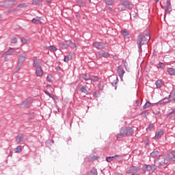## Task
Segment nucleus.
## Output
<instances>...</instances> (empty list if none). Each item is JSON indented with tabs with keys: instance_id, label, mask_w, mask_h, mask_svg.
Wrapping results in <instances>:
<instances>
[{
	"instance_id": "obj_32",
	"label": "nucleus",
	"mask_w": 175,
	"mask_h": 175,
	"mask_svg": "<svg viewBox=\"0 0 175 175\" xmlns=\"http://www.w3.org/2000/svg\"><path fill=\"white\" fill-rule=\"evenodd\" d=\"M72 55H66L64 57V62H69V61H70V59H72Z\"/></svg>"
},
{
	"instance_id": "obj_11",
	"label": "nucleus",
	"mask_w": 175,
	"mask_h": 175,
	"mask_svg": "<svg viewBox=\"0 0 175 175\" xmlns=\"http://www.w3.org/2000/svg\"><path fill=\"white\" fill-rule=\"evenodd\" d=\"M93 46L97 49V50H102L105 47V44L102 42H95L93 43Z\"/></svg>"
},
{
	"instance_id": "obj_22",
	"label": "nucleus",
	"mask_w": 175,
	"mask_h": 175,
	"mask_svg": "<svg viewBox=\"0 0 175 175\" xmlns=\"http://www.w3.org/2000/svg\"><path fill=\"white\" fill-rule=\"evenodd\" d=\"M163 136V130H160L155 133L154 139H161Z\"/></svg>"
},
{
	"instance_id": "obj_17",
	"label": "nucleus",
	"mask_w": 175,
	"mask_h": 175,
	"mask_svg": "<svg viewBox=\"0 0 175 175\" xmlns=\"http://www.w3.org/2000/svg\"><path fill=\"white\" fill-rule=\"evenodd\" d=\"M42 21H43V18L39 16L32 19V23H33V24H37L38 25L42 24Z\"/></svg>"
},
{
	"instance_id": "obj_1",
	"label": "nucleus",
	"mask_w": 175,
	"mask_h": 175,
	"mask_svg": "<svg viewBox=\"0 0 175 175\" xmlns=\"http://www.w3.org/2000/svg\"><path fill=\"white\" fill-rule=\"evenodd\" d=\"M150 39L151 37L150 36V32L148 31H146L142 34L138 36L137 43L139 53H142V46H143V44H147Z\"/></svg>"
},
{
	"instance_id": "obj_60",
	"label": "nucleus",
	"mask_w": 175,
	"mask_h": 175,
	"mask_svg": "<svg viewBox=\"0 0 175 175\" xmlns=\"http://www.w3.org/2000/svg\"><path fill=\"white\" fill-rule=\"evenodd\" d=\"M95 95H96V92H94L93 93V96H95Z\"/></svg>"
},
{
	"instance_id": "obj_4",
	"label": "nucleus",
	"mask_w": 175,
	"mask_h": 175,
	"mask_svg": "<svg viewBox=\"0 0 175 175\" xmlns=\"http://www.w3.org/2000/svg\"><path fill=\"white\" fill-rule=\"evenodd\" d=\"M167 163H169V161L163 155L159 156L158 158L154 161V165L158 166V167L165 166V165H167Z\"/></svg>"
},
{
	"instance_id": "obj_62",
	"label": "nucleus",
	"mask_w": 175,
	"mask_h": 175,
	"mask_svg": "<svg viewBox=\"0 0 175 175\" xmlns=\"http://www.w3.org/2000/svg\"><path fill=\"white\" fill-rule=\"evenodd\" d=\"M30 120H33V116L30 117Z\"/></svg>"
},
{
	"instance_id": "obj_59",
	"label": "nucleus",
	"mask_w": 175,
	"mask_h": 175,
	"mask_svg": "<svg viewBox=\"0 0 175 175\" xmlns=\"http://www.w3.org/2000/svg\"><path fill=\"white\" fill-rule=\"evenodd\" d=\"M51 87V85H46V88H50Z\"/></svg>"
},
{
	"instance_id": "obj_9",
	"label": "nucleus",
	"mask_w": 175,
	"mask_h": 175,
	"mask_svg": "<svg viewBox=\"0 0 175 175\" xmlns=\"http://www.w3.org/2000/svg\"><path fill=\"white\" fill-rule=\"evenodd\" d=\"M14 51H16V49L10 47L5 53L2 55V58H5V59H6V58H8V55H12Z\"/></svg>"
},
{
	"instance_id": "obj_51",
	"label": "nucleus",
	"mask_w": 175,
	"mask_h": 175,
	"mask_svg": "<svg viewBox=\"0 0 175 175\" xmlns=\"http://www.w3.org/2000/svg\"><path fill=\"white\" fill-rule=\"evenodd\" d=\"M118 81V79H117L114 83H112V85L114 86L117 85Z\"/></svg>"
},
{
	"instance_id": "obj_6",
	"label": "nucleus",
	"mask_w": 175,
	"mask_h": 175,
	"mask_svg": "<svg viewBox=\"0 0 175 175\" xmlns=\"http://www.w3.org/2000/svg\"><path fill=\"white\" fill-rule=\"evenodd\" d=\"M155 166H156L155 164L152 165L145 164L142 167V170L143 172H151L152 173H154V172H155L157 169Z\"/></svg>"
},
{
	"instance_id": "obj_8",
	"label": "nucleus",
	"mask_w": 175,
	"mask_h": 175,
	"mask_svg": "<svg viewBox=\"0 0 175 175\" xmlns=\"http://www.w3.org/2000/svg\"><path fill=\"white\" fill-rule=\"evenodd\" d=\"M140 170V167L137 166H131L129 169V170L126 172L127 174H131L134 173H137Z\"/></svg>"
},
{
	"instance_id": "obj_38",
	"label": "nucleus",
	"mask_w": 175,
	"mask_h": 175,
	"mask_svg": "<svg viewBox=\"0 0 175 175\" xmlns=\"http://www.w3.org/2000/svg\"><path fill=\"white\" fill-rule=\"evenodd\" d=\"M23 151V147L21 146H18L15 149V152H21Z\"/></svg>"
},
{
	"instance_id": "obj_30",
	"label": "nucleus",
	"mask_w": 175,
	"mask_h": 175,
	"mask_svg": "<svg viewBox=\"0 0 175 175\" xmlns=\"http://www.w3.org/2000/svg\"><path fill=\"white\" fill-rule=\"evenodd\" d=\"M168 102H172L170 100V96L169 95V98H164L163 100H160V103H167Z\"/></svg>"
},
{
	"instance_id": "obj_48",
	"label": "nucleus",
	"mask_w": 175,
	"mask_h": 175,
	"mask_svg": "<svg viewBox=\"0 0 175 175\" xmlns=\"http://www.w3.org/2000/svg\"><path fill=\"white\" fill-rule=\"evenodd\" d=\"M96 58H101L102 55L99 52L96 53Z\"/></svg>"
},
{
	"instance_id": "obj_47",
	"label": "nucleus",
	"mask_w": 175,
	"mask_h": 175,
	"mask_svg": "<svg viewBox=\"0 0 175 175\" xmlns=\"http://www.w3.org/2000/svg\"><path fill=\"white\" fill-rule=\"evenodd\" d=\"M11 42L14 44L17 43V38L13 37L12 38H11Z\"/></svg>"
},
{
	"instance_id": "obj_41",
	"label": "nucleus",
	"mask_w": 175,
	"mask_h": 175,
	"mask_svg": "<svg viewBox=\"0 0 175 175\" xmlns=\"http://www.w3.org/2000/svg\"><path fill=\"white\" fill-rule=\"evenodd\" d=\"M82 79H84V80H85V81H88V80H90L91 77L87 76V75H85V74H83V75H82Z\"/></svg>"
},
{
	"instance_id": "obj_36",
	"label": "nucleus",
	"mask_w": 175,
	"mask_h": 175,
	"mask_svg": "<svg viewBox=\"0 0 175 175\" xmlns=\"http://www.w3.org/2000/svg\"><path fill=\"white\" fill-rule=\"evenodd\" d=\"M44 94H46V95H48V96H49V98H51L53 100H55V98H54V94H51L47 91H44Z\"/></svg>"
},
{
	"instance_id": "obj_28",
	"label": "nucleus",
	"mask_w": 175,
	"mask_h": 175,
	"mask_svg": "<svg viewBox=\"0 0 175 175\" xmlns=\"http://www.w3.org/2000/svg\"><path fill=\"white\" fill-rule=\"evenodd\" d=\"M167 72L169 73L171 76H175V68H167Z\"/></svg>"
},
{
	"instance_id": "obj_46",
	"label": "nucleus",
	"mask_w": 175,
	"mask_h": 175,
	"mask_svg": "<svg viewBox=\"0 0 175 175\" xmlns=\"http://www.w3.org/2000/svg\"><path fill=\"white\" fill-rule=\"evenodd\" d=\"M122 63L123 64V65H124L125 69H126V66H128V63L126 62V60L123 59V60L122 61Z\"/></svg>"
},
{
	"instance_id": "obj_33",
	"label": "nucleus",
	"mask_w": 175,
	"mask_h": 175,
	"mask_svg": "<svg viewBox=\"0 0 175 175\" xmlns=\"http://www.w3.org/2000/svg\"><path fill=\"white\" fill-rule=\"evenodd\" d=\"M91 81H94V83H96V81H99V77L98 76H92L90 77Z\"/></svg>"
},
{
	"instance_id": "obj_44",
	"label": "nucleus",
	"mask_w": 175,
	"mask_h": 175,
	"mask_svg": "<svg viewBox=\"0 0 175 175\" xmlns=\"http://www.w3.org/2000/svg\"><path fill=\"white\" fill-rule=\"evenodd\" d=\"M21 42L23 43V44H28V40L26 38H21Z\"/></svg>"
},
{
	"instance_id": "obj_42",
	"label": "nucleus",
	"mask_w": 175,
	"mask_h": 175,
	"mask_svg": "<svg viewBox=\"0 0 175 175\" xmlns=\"http://www.w3.org/2000/svg\"><path fill=\"white\" fill-rule=\"evenodd\" d=\"M46 81H49V83H52L53 76L51 75H48V76L46 77Z\"/></svg>"
},
{
	"instance_id": "obj_21",
	"label": "nucleus",
	"mask_w": 175,
	"mask_h": 175,
	"mask_svg": "<svg viewBox=\"0 0 175 175\" xmlns=\"http://www.w3.org/2000/svg\"><path fill=\"white\" fill-rule=\"evenodd\" d=\"M155 85L157 88H162V87H163V85H165V83H163V81H162V80H157L155 82Z\"/></svg>"
},
{
	"instance_id": "obj_50",
	"label": "nucleus",
	"mask_w": 175,
	"mask_h": 175,
	"mask_svg": "<svg viewBox=\"0 0 175 175\" xmlns=\"http://www.w3.org/2000/svg\"><path fill=\"white\" fill-rule=\"evenodd\" d=\"M106 9L109 10V12H113V9H111V7H107Z\"/></svg>"
},
{
	"instance_id": "obj_24",
	"label": "nucleus",
	"mask_w": 175,
	"mask_h": 175,
	"mask_svg": "<svg viewBox=\"0 0 175 175\" xmlns=\"http://www.w3.org/2000/svg\"><path fill=\"white\" fill-rule=\"evenodd\" d=\"M170 100H171V102H172V103H174L175 102V91L174 90H172V92H170Z\"/></svg>"
},
{
	"instance_id": "obj_25",
	"label": "nucleus",
	"mask_w": 175,
	"mask_h": 175,
	"mask_svg": "<svg viewBox=\"0 0 175 175\" xmlns=\"http://www.w3.org/2000/svg\"><path fill=\"white\" fill-rule=\"evenodd\" d=\"M170 100H171V102H172V103H174L175 102V91L174 90H172V92H170Z\"/></svg>"
},
{
	"instance_id": "obj_14",
	"label": "nucleus",
	"mask_w": 175,
	"mask_h": 175,
	"mask_svg": "<svg viewBox=\"0 0 175 175\" xmlns=\"http://www.w3.org/2000/svg\"><path fill=\"white\" fill-rule=\"evenodd\" d=\"M118 73L120 79H122L124 77V73H125V70H124V68H122V65H120L118 67Z\"/></svg>"
},
{
	"instance_id": "obj_26",
	"label": "nucleus",
	"mask_w": 175,
	"mask_h": 175,
	"mask_svg": "<svg viewBox=\"0 0 175 175\" xmlns=\"http://www.w3.org/2000/svg\"><path fill=\"white\" fill-rule=\"evenodd\" d=\"M36 73L37 76H42L43 75V70H42V67H36Z\"/></svg>"
},
{
	"instance_id": "obj_27",
	"label": "nucleus",
	"mask_w": 175,
	"mask_h": 175,
	"mask_svg": "<svg viewBox=\"0 0 175 175\" xmlns=\"http://www.w3.org/2000/svg\"><path fill=\"white\" fill-rule=\"evenodd\" d=\"M88 175H98V170L93 167L88 173Z\"/></svg>"
},
{
	"instance_id": "obj_29",
	"label": "nucleus",
	"mask_w": 175,
	"mask_h": 175,
	"mask_svg": "<svg viewBox=\"0 0 175 175\" xmlns=\"http://www.w3.org/2000/svg\"><path fill=\"white\" fill-rule=\"evenodd\" d=\"M33 66H34V68H39V67H40V66H39V62H38V59L36 57H34L33 58Z\"/></svg>"
},
{
	"instance_id": "obj_58",
	"label": "nucleus",
	"mask_w": 175,
	"mask_h": 175,
	"mask_svg": "<svg viewBox=\"0 0 175 175\" xmlns=\"http://www.w3.org/2000/svg\"><path fill=\"white\" fill-rule=\"evenodd\" d=\"M12 12H14V10H8V13H12Z\"/></svg>"
},
{
	"instance_id": "obj_2",
	"label": "nucleus",
	"mask_w": 175,
	"mask_h": 175,
	"mask_svg": "<svg viewBox=\"0 0 175 175\" xmlns=\"http://www.w3.org/2000/svg\"><path fill=\"white\" fill-rule=\"evenodd\" d=\"M133 135V129L132 127H122L120 133L117 135V139H122L125 136H132Z\"/></svg>"
},
{
	"instance_id": "obj_39",
	"label": "nucleus",
	"mask_w": 175,
	"mask_h": 175,
	"mask_svg": "<svg viewBox=\"0 0 175 175\" xmlns=\"http://www.w3.org/2000/svg\"><path fill=\"white\" fill-rule=\"evenodd\" d=\"M41 2H42V0H33L32 2V4L35 5H40Z\"/></svg>"
},
{
	"instance_id": "obj_35",
	"label": "nucleus",
	"mask_w": 175,
	"mask_h": 175,
	"mask_svg": "<svg viewBox=\"0 0 175 175\" xmlns=\"http://www.w3.org/2000/svg\"><path fill=\"white\" fill-rule=\"evenodd\" d=\"M101 57H103L104 58H108V57H110V54L106 51H103L102 53Z\"/></svg>"
},
{
	"instance_id": "obj_45",
	"label": "nucleus",
	"mask_w": 175,
	"mask_h": 175,
	"mask_svg": "<svg viewBox=\"0 0 175 175\" xmlns=\"http://www.w3.org/2000/svg\"><path fill=\"white\" fill-rule=\"evenodd\" d=\"M152 128H154V124H150L146 128V131H151V129H152Z\"/></svg>"
},
{
	"instance_id": "obj_57",
	"label": "nucleus",
	"mask_w": 175,
	"mask_h": 175,
	"mask_svg": "<svg viewBox=\"0 0 175 175\" xmlns=\"http://www.w3.org/2000/svg\"><path fill=\"white\" fill-rule=\"evenodd\" d=\"M131 175H140V173H134V174H131Z\"/></svg>"
},
{
	"instance_id": "obj_5",
	"label": "nucleus",
	"mask_w": 175,
	"mask_h": 175,
	"mask_svg": "<svg viewBox=\"0 0 175 175\" xmlns=\"http://www.w3.org/2000/svg\"><path fill=\"white\" fill-rule=\"evenodd\" d=\"M25 59H27V54L25 53H21L18 58V70H20L23 64L25 62Z\"/></svg>"
},
{
	"instance_id": "obj_55",
	"label": "nucleus",
	"mask_w": 175,
	"mask_h": 175,
	"mask_svg": "<svg viewBox=\"0 0 175 175\" xmlns=\"http://www.w3.org/2000/svg\"><path fill=\"white\" fill-rule=\"evenodd\" d=\"M46 5H50V3H51V1H46Z\"/></svg>"
},
{
	"instance_id": "obj_18",
	"label": "nucleus",
	"mask_w": 175,
	"mask_h": 175,
	"mask_svg": "<svg viewBox=\"0 0 175 175\" xmlns=\"http://www.w3.org/2000/svg\"><path fill=\"white\" fill-rule=\"evenodd\" d=\"M167 161H175V151L167 154Z\"/></svg>"
},
{
	"instance_id": "obj_19",
	"label": "nucleus",
	"mask_w": 175,
	"mask_h": 175,
	"mask_svg": "<svg viewBox=\"0 0 175 175\" xmlns=\"http://www.w3.org/2000/svg\"><path fill=\"white\" fill-rule=\"evenodd\" d=\"M79 90L81 92L85 94V95H88L89 92H88V90H87V85L84 86L83 85H81L79 86Z\"/></svg>"
},
{
	"instance_id": "obj_52",
	"label": "nucleus",
	"mask_w": 175,
	"mask_h": 175,
	"mask_svg": "<svg viewBox=\"0 0 175 175\" xmlns=\"http://www.w3.org/2000/svg\"><path fill=\"white\" fill-rule=\"evenodd\" d=\"M142 114H147V115H148L149 112H148V111H142Z\"/></svg>"
},
{
	"instance_id": "obj_37",
	"label": "nucleus",
	"mask_w": 175,
	"mask_h": 175,
	"mask_svg": "<svg viewBox=\"0 0 175 175\" xmlns=\"http://www.w3.org/2000/svg\"><path fill=\"white\" fill-rule=\"evenodd\" d=\"M105 3H106V5L111 6V5H114V1L113 0H105Z\"/></svg>"
},
{
	"instance_id": "obj_43",
	"label": "nucleus",
	"mask_w": 175,
	"mask_h": 175,
	"mask_svg": "<svg viewBox=\"0 0 175 175\" xmlns=\"http://www.w3.org/2000/svg\"><path fill=\"white\" fill-rule=\"evenodd\" d=\"M150 106H151V103H150V101H148L144 105L143 109H148V107H150Z\"/></svg>"
},
{
	"instance_id": "obj_61",
	"label": "nucleus",
	"mask_w": 175,
	"mask_h": 175,
	"mask_svg": "<svg viewBox=\"0 0 175 175\" xmlns=\"http://www.w3.org/2000/svg\"><path fill=\"white\" fill-rule=\"evenodd\" d=\"M159 2V0H155V3H158Z\"/></svg>"
},
{
	"instance_id": "obj_3",
	"label": "nucleus",
	"mask_w": 175,
	"mask_h": 175,
	"mask_svg": "<svg viewBox=\"0 0 175 175\" xmlns=\"http://www.w3.org/2000/svg\"><path fill=\"white\" fill-rule=\"evenodd\" d=\"M59 46L60 49H62V50H65L68 47H70V49H76L77 47L76 43L72 42L70 40L59 42Z\"/></svg>"
},
{
	"instance_id": "obj_49",
	"label": "nucleus",
	"mask_w": 175,
	"mask_h": 175,
	"mask_svg": "<svg viewBox=\"0 0 175 175\" xmlns=\"http://www.w3.org/2000/svg\"><path fill=\"white\" fill-rule=\"evenodd\" d=\"M170 115H174L175 116V109H174L170 113Z\"/></svg>"
},
{
	"instance_id": "obj_54",
	"label": "nucleus",
	"mask_w": 175,
	"mask_h": 175,
	"mask_svg": "<svg viewBox=\"0 0 175 175\" xmlns=\"http://www.w3.org/2000/svg\"><path fill=\"white\" fill-rule=\"evenodd\" d=\"M55 70H61V67H59V66L55 67Z\"/></svg>"
},
{
	"instance_id": "obj_56",
	"label": "nucleus",
	"mask_w": 175,
	"mask_h": 175,
	"mask_svg": "<svg viewBox=\"0 0 175 175\" xmlns=\"http://www.w3.org/2000/svg\"><path fill=\"white\" fill-rule=\"evenodd\" d=\"M115 175H124V174H122V173L116 172V173H115Z\"/></svg>"
},
{
	"instance_id": "obj_12",
	"label": "nucleus",
	"mask_w": 175,
	"mask_h": 175,
	"mask_svg": "<svg viewBox=\"0 0 175 175\" xmlns=\"http://www.w3.org/2000/svg\"><path fill=\"white\" fill-rule=\"evenodd\" d=\"M4 6H12L13 5H17V1L16 0H5Z\"/></svg>"
},
{
	"instance_id": "obj_16",
	"label": "nucleus",
	"mask_w": 175,
	"mask_h": 175,
	"mask_svg": "<svg viewBox=\"0 0 175 175\" xmlns=\"http://www.w3.org/2000/svg\"><path fill=\"white\" fill-rule=\"evenodd\" d=\"M47 43H49V42H46L45 44V49L49 50V51H57L58 50L54 45L49 46Z\"/></svg>"
},
{
	"instance_id": "obj_53",
	"label": "nucleus",
	"mask_w": 175,
	"mask_h": 175,
	"mask_svg": "<svg viewBox=\"0 0 175 175\" xmlns=\"http://www.w3.org/2000/svg\"><path fill=\"white\" fill-rule=\"evenodd\" d=\"M135 103H136L137 106H139V103H140V101L139 100H137L135 101Z\"/></svg>"
},
{
	"instance_id": "obj_13",
	"label": "nucleus",
	"mask_w": 175,
	"mask_h": 175,
	"mask_svg": "<svg viewBox=\"0 0 175 175\" xmlns=\"http://www.w3.org/2000/svg\"><path fill=\"white\" fill-rule=\"evenodd\" d=\"M121 159V156L120 155H115L112 157H108L106 158L107 162H111V161H116V160H120Z\"/></svg>"
},
{
	"instance_id": "obj_34",
	"label": "nucleus",
	"mask_w": 175,
	"mask_h": 175,
	"mask_svg": "<svg viewBox=\"0 0 175 175\" xmlns=\"http://www.w3.org/2000/svg\"><path fill=\"white\" fill-rule=\"evenodd\" d=\"M157 68L158 69H163V68H165V64L162 63V62H159L157 65Z\"/></svg>"
},
{
	"instance_id": "obj_15",
	"label": "nucleus",
	"mask_w": 175,
	"mask_h": 175,
	"mask_svg": "<svg viewBox=\"0 0 175 175\" xmlns=\"http://www.w3.org/2000/svg\"><path fill=\"white\" fill-rule=\"evenodd\" d=\"M171 10H172V4L170 3V1L167 0L166 1L165 14H167L170 13Z\"/></svg>"
},
{
	"instance_id": "obj_7",
	"label": "nucleus",
	"mask_w": 175,
	"mask_h": 175,
	"mask_svg": "<svg viewBox=\"0 0 175 175\" xmlns=\"http://www.w3.org/2000/svg\"><path fill=\"white\" fill-rule=\"evenodd\" d=\"M32 103H33V98H29L21 104V107H29V106H31V105H32Z\"/></svg>"
},
{
	"instance_id": "obj_40",
	"label": "nucleus",
	"mask_w": 175,
	"mask_h": 175,
	"mask_svg": "<svg viewBox=\"0 0 175 175\" xmlns=\"http://www.w3.org/2000/svg\"><path fill=\"white\" fill-rule=\"evenodd\" d=\"M27 6H29V4L25 3H23L19 4L18 5V8H27Z\"/></svg>"
},
{
	"instance_id": "obj_20",
	"label": "nucleus",
	"mask_w": 175,
	"mask_h": 175,
	"mask_svg": "<svg viewBox=\"0 0 175 175\" xmlns=\"http://www.w3.org/2000/svg\"><path fill=\"white\" fill-rule=\"evenodd\" d=\"M23 139H24V135H23V134H18L16 137L17 144H20V143L23 142Z\"/></svg>"
},
{
	"instance_id": "obj_10",
	"label": "nucleus",
	"mask_w": 175,
	"mask_h": 175,
	"mask_svg": "<svg viewBox=\"0 0 175 175\" xmlns=\"http://www.w3.org/2000/svg\"><path fill=\"white\" fill-rule=\"evenodd\" d=\"M120 3H122L123 6H125V8H127V9L131 10L133 8V4H132L131 1L122 0L120 1Z\"/></svg>"
},
{
	"instance_id": "obj_23",
	"label": "nucleus",
	"mask_w": 175,
	"mask_h": 175,
	"mask_svg": "<svg viewBox=\"0 0 175 175\" xmlns=\"http://www.w3.org/2000/svg\"><path fill=\"white\" fill-rule=\"evenodd\" d=\"M150 157H152V158H157L159 157H160L161 155L159 154V152L158 150H154L153 152H152L150 154Z\"/></svg>"
},
{
	"instance_id": "obj_31",
	"label": "nucleus",
	"mask_w": 175,
	"mask_h": 175,
	"mask_svg": "<svg viewBox=\"0 0 175 175\" xmlns=\"http://www.w3.org/2000/svg\"><path fill=\"white\" fill-rule=\"evenodd\" d=\"M121 33H122V36H124V38H126V36H128V35H129V32H128V30H126V29L122 30Z\"/></svg>"
}]
</instances>
